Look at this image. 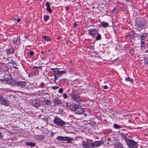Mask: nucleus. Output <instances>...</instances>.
Segmentation results:
<instances>
[{
  "label": "nucleus",
  "mask_w": 148,
  "mask_h": 148,
  "mask_svg": "<svg viewBox=\"0 0 148 148\" xmlns=\"http://www.w3.org/2000/svg\"><path fill=\"white\" fill-rule=\"evenodd\" d=\"M53 101L54 102V105L55 106H58L61 103V101L58 99H55L53 100Z\"/></svg>",
  "instance_id": "nucleus-16"
},
{
  "label": "nucleus",
  "mask_w": 148,
  "mask_h": 148,
  "mask_svg": "<svg viewBox=\"0 0 148 148\" xmlns=\"http://www.w3.org/2000/svg\"><path fill=\"white\" fill-rule=\"evenodd\" d=\"M45 94H46V95H48L49 94H48V93H45Z\"/></svg>",
  "instance_id": "nucleus-52"
},
{
  "label": "nucleus",
  "mask_w": 148,
  "mask_h": 148,
  "mask_svg": "<svg viewBox=\"0 0 148 148\" xmlns=\"http://www.w3.org/2000/svg\"><path fill=\"white\" fill-rule=\"evenodd\" d=\"M41 53H42V54H43V53H44V52H43V51H42Z\"/></svg>",
  "instance_id": "nucleus-49"
},
{
  "label": "nucleus",
  "mask_w": 148,
  "mask_h": 148,
  "mask_svg": "<svg viewBox=\"0 0 148 148\" xmlns=\"http://www.w3.org/2000/svg\"><path fill=\"white\" fill-rule=\"evenodd\" d=\"M6 51L8 54H13L14 51V50L13 47H10L6 49Z\"/></svg>",
  "instance_id": "nucleus-14"
},
{
  "label": "nucleus",
  "mask_w": 148,
  "mask_h": 148,
  "mask_svg": "<svg viewBox=\"0 0 148 148\" xmlns=\"http://www.w3.org/2000/svg\"><path fill=\"white\" fill-rule=\"evenodd\" d=\"M52 70L54 73V76L55 80L57 79L59 77L61 76L62 74L65 73L66 72L65 71L60 70V69L56 68H52Z\"/></svg>",
  "instance_id": "nucleus-3"
},
{
  "label": "nucleus",
  "mask_w": 148,
  "mask_h": 148,
  "mask_svg": "<svg viewBox=\"0 0 148 148\" xmlns=\"http://www.w3.org/2000/svg\"><path fill=\"white\" fill-rule=\"evenodd\" d=\"M54 123L58 126L63 127L65 125L66 122L58 117H54L53 120Z\"/></svg>",
  "instance_id": "nucleus-4"
},
{
  "label": "nucleus",
  "mask_w": 148,
  "mask_h": 148,
  "mask_svg": "<svg viewBox=\"0 0 148 148\" xmlns=\"http://www.w3.org/2000/svg\"><path fill=\"white\" fill-rule=\"evenodd\" d=\"M125 0L127 1H129L130 0Z\"/></svg>",
  "instance_id": "nucleus-51"
},
{
  "label": "nucleus",
  "mask_w": 148,
  "mask_h": 148,
  "mask_svg": "<svg viewBox=\"0 0 148 148\" xmlns=\"http://www.w3.org/2000/svg\"><path fill=\"white\" fill-rule=\"evenodd\" d=\"M51 135L52 136H53V135H54V133H51Z\"/></svg>",
  "instance_id": "nucleus-47"
},
{
  "label": "nucleus",
  "mask_w": 148,
  "mask_h": 148,
  "mask_svg": "<svg viewBox=\"0 0 148 148\" xmlns=\"http://www.w3.org/2000/svg\"><path fill=\"white\" fill-rule=\"evenodd\" d=\"M82 145L83 148H92V143H88L85 141H83Z\"/></svg>",
  "instance_id": "nucleus-9"
},
{
  "label": "nucleus",
  "mask_w": 148,
  "mask_h": 148,
  "mask_svg": "<svg viewBox=\"0 0 148 148\" xmlns=\"http://www.w3.org/2000/svg\"><path fill=\"white\" fill-rule=\"evenodd\" d=\"M101 25L104 27H107L108 26V23L105 22H102L101 23Z\"/></svg>",
  "instance_id": "nucleus-25"
},
{
  "label": "nucleus",
  "mask_w": 148,
  "mask_h": 148,
  "mask_svg": "<svg viewBox=\"0 0 148 148\" xmlns=\"http://www.w3.org/2000/svg\"><path fill=\"white\" fill-rule=\"evenodd\" d=\"M45 137V135H38L36 136V138L37 140H41L44 139Z\"/></svg>",
  "instance_id": "nucleus-17"
},
{
  "label": "nucleus",
  "mask_w": 148,
  "mask_h": 148,
  "mask_svg": "<svg viewBox=\"0 0 148 148\" xmlns=\"http://www.w3.org/2000/svg\"><path fill=\"white\" fill-rule=\"evenodd\" d=\"M103 88L104 89H107L108 88V87L107 86L105 85L103 86Z\"/></svg>",
  "instance_id": "nucleus-41"
},
{
  "label": "nucleus",
  "mask_w": 148,
  "mask_h": 148,
  "mask_svg": "<svg viewBox=\"0 0 148 148\" xmlns=\"http://www.w3.org/2000/svg\"><path fill=\"white\" fill-rule=\"evenodd\" d=\"M129 147V148H137L138 144L136 142L132 139H130L126 143Z\"/></svg>",
  "instance_id": "nucleus-6"
},
{
  "label": "nucleus",
  "mask_w": 148,
  "mask_h": 148,
  "mask_svg": "<svg viewBox=\"0 0 148 148\" xmlns=\"http://www.w3.org/2000/svg\"><path fill=\"white\" fill-rule=\"evenodd\" d=\"M66 105L69 109L75 111L77 114H80L83 112V110L81 108V106L79 105L67 103H66Z\"/></svg>",
  "instance_id": "nucleus-2"
},
{
  "label": "nucleus",
  "mask_w": 148,
  "mask_h": 148,
  "mask_svg": "<svg viewBox=\"0 0 148 148\" xmlns=\"http://www.w3.org/2000/svg\"><path fill=\"white\" fill-rule=\"evenodd\" d=\"M16 84L21 88H24L26 85V82L25 81H18L16 82Z\"/></svg>",
  "instance_id": "nucleus-12"
},
{
  "label": "nucleus",
  "mask_w": 148,
  "mask_h": 148,
  "mask_svg": "<svg viewBox=\"0 0 148 148\" xmlns=\"http://www.w3.org/2000/svg\"><path fill=\"white\" fill-rule=\"evenodd\" d=\"M63 97H64V99H66L67 98V97H68V96H67V95L66 94H65V93H64L63 94Z\"/></svg>",
  "instance_id": "nucleus-34"
},
{
  "label": "nucleus",
  "mask_w": 148,
  "mask_h": 148,
  "mask_svg": "<svg viewBox=\"0 0 148 148\" xmlns=\"http://www.w3.org/2000/svg\"><path fill=\"white\" fill-rule=\"evenodd\" d=\"M93 8H94V7H93Z\"/></svg>",
  "instance_id": "nucleus-56"
},
{
  "label": "nucleus",
  "mask_w": 148,
  "mask_h": 148,
  "mask_svg": "<svg viewBox=\"0 0 148 148\" xmlns=\"http://www.w3.org/2000/svg\"><path fill=\"white\" fill-rule=\"evenodd\" d=\"M58 39H60V37H58Z\"/></svg>",
  "instance_id": "nucleus-48"
},
{
  "label": "nucleus",
  "mask_w": 148,
  "mask_h": 148,
  "mask_svg": "<svg viewBox=\"0 0 148 148\" xmlns=\"http://www.w3.org/2000/svg\"><path fill=\"white\" fill-rule=\"evenodd\" d=\"M77 26V24L76 22H75L74 23L73 26V28H75Z\"/></svg>",
  "instance_id": "nucleus-40"
},
{
  "label": "nucleus",
  "mask_w": 148,
  "mask_h": 148,
  "mask_svg": "<svg viewBox=\"0 0 148 148\" xmlns=\"http://www.w3.org/2000/svg\"><path fill=\"white\" fill-rule=\"evenodd\" d=\"M10 63L12 65V67L13 68L16 69H18V63L13 61L10 62Z\"/></svg>",
  "instance_id": "nucleus-15"
},
{
  "label": "nucleus",
  "mask_w": 148,
  "mask_h": 148,
  "mask_svg": "<svg viewBox=\"0 0 148 148\" xmlns=\"http://www.w3.org/2000/svg\"><path fill=\"white\" fill-rule=\"evenodd\" d=\"M65 8L66 9V11H68L69 10V8L68 7H65Z\"/></svg>",
  "instance_id": "nucleus-42"
},
{
  "label": "nucleus",
  "mask_w": 148,
  "mask_h": 148,
  "mask_svg": "<svg viewBox=\"0 0 148 148\" xmlns=\"http://www.w3.org/2000/svg\"><path fill=\"white\" fill-rule=\"evenodd\" d=\"M26 144L27 145L33 147L35 145V143L33 142H27Z\"/></svg>",
  "instance_id": "nucleus-23"
},
{
  "label": "nucleus",
  "mask_w": 148,
  "mask_h": 148,
  "mask_svg": "<svg viewBox=\"0 0 148 148\" xmlns=\"http://www.w3.org/2000/svg\"><path fill=\"white\" fill-rule=\"evenodd\" d=\"M42 38L44 39L47 41H50L51 40V38L47 36H43Z\"/></svg>",
  "instance_id": "nucleus-22"
},
{
  "label": "nucleus",
  "mask_w": 148,
  "mask_h": 148,
  "mask_svg": "<svg viewBox=\"0 0 148 148\" xmlns=\"http://www.w3.org/2000/svg\"><path fill=\"white\" fill-rule=\"evenodd\" d=\"M148 59V58H147ZM145 63L147 65V66H148V60H147L145 62Z\"/></svg>",
  "instance_id": "nucleus-45"
},
{
  "label": "nucleus",
  "mask_w": 148,
  "mask_h": 148,
  "mask_svg": "<svg viewBox=\"0 0 148 148\" xmlns=\"http://www.w3.org/2000/svg\"><path fill=\"white\" fill-rule=\"evenodd\" d=\"M32 105L34 107H38L40 106V104L39 100L35 99L32 102Z\"/></svg>",
  "instance_id": "nucleus-13"
},
{
  "label": "nucleus",
  "mask_w": 148,
  "mask_h": 148,
  "mask_svg": "<svg viewBox=\"0 0 148 148\" xmlns=\"http://www.w3.org/2000/svg\"><path fill=\"white\" fill-rule=\"evenodd\" d=\"M16 20L18 22H19L21 21V19L20 18H19Z\"/></svg>",
  "instance_id": "nucleus-43"
},
{
  "label": "nucleus",
  "mask_w": 148,
  "mask_h": 148,
  "mask_svg": "<svg viewBox=\"0 0 148 148\" xmlns=\"http://www.w3.org/2000/svg\"><path fill=\"white\" fill-rule=\"evenodd\" d=\"M145 47V42L142 41L141 42V47L142 49H143V48H144Z\"/></svg>",
  "instance_id": "nucleus-30"
},
{
  "label": "nucleus",
  "mask_w": 148,
  "mask_h": 148,
  "mask_svg": "<svg viewBox=\"0 0 148 148\" xmlns=\"http://www.w3.org/2000/svg\"><path fill=\"white\" fill-rule=\"evenodd\" d=\"M56 139L61 141H67V143H71L73 140L71 138L62 136H58L57 137Z\"/></svg>",
  "instance_id": "nucleus-5"
},
{
  "label": "nucleus",
  "mask_w": 148,
  "mask_h": 148,
  "mask_svg": "<svg viewBox=\"0 0 148 148\" xmlns=\"http://www.w3.org/2000/svg\"><path fill=\"white\" fill-rule=\"evenodd\" d=\"M59 87L58 86H53L52 89L54 90L57 89Z\"/></svg>",
  "instance_id": "nucleus-38"
},
{
  "label": "nucleus",
  "mask_w": 148,
  "mask_h": 148,
  "mask_svg": "<svg viewBox=\"0 0 148 148\" xmlns=\"http://www.w3.org/2000/svg\"><path fill=\"white\" fill-rule=\"evenodd\" d=\"M10 102L7 99L5 98L2 96L0 95V104L5 106H9L10 105Z\"/></svg>",
  "instance_id": "nucleus-7"
},
{
  "label": "nucleus",
  "mask_w": 148,
  "mask_h": 148,
  "mask_svg": "<svg viewBox=\"0 0 148 148\" xmlns=\"http://www.w3.org/2000/svg\"><path fill=\"white\" fill-rule=\"evenodd\" d=\"M49 16L48 15H45L44 17V20L45 21H47L49 19Z\"/></svg>",
  "instance_id": "nucleus-28"
},
{
  "label": "nucleus",
  "mask_w": 148,
  "mask_h": 148,
  "mask_svg": "<svg viewBox=\"0 0 148 148\" xmlns=\"http://www.w3.org/2000/svg\"><path fill=\"white\" fill-rule=\"evenodd\" d=\"M63 89L62 88H60L58 91L60 93H62L63 92Z\"/></svg>",
  "instance_id": "nucleus-36"
},
{
  "label": "nucleus",
  "mask_w": 148,
  "mask_h": 148,
  "mask_svg": "<svg viewBox=\"0 0 148 148\" xmlns=\"http://www.w3.org/2000/svg\"><path fill=\"white\" fill-rule=\"evenodd\" d=\"M1 81L3 82L4 83H7L8 84V82L10 81V78L8 77L6 78H4L3 79H0Z\"/></svg>",
  "instance_id": "nucleus-19"
},
{
  "label": "nucleus",
  "mask_w": 148,
  "mask_h": 148,
  "mask_svg": "<svg viewBox=\"0 0 148 148\" xmlns=\"http://www.w3.org/2000/svg\"><path fill=\"white\" fill-rule=\"evenodd\" d=\"M147 23L146 21L143 18H138L135 21V28L137 30H140L145 26Z\"/></svg>",
  "instance_id": "nucleus-1"
},
{
  "label": "nucleus",
  "mask_w": 148,
  "mask_h": 148,
  "mask_svg": "<svg viewBox=\"0 0 148 148\" xmlns=\"http://www.w3.org/2000/svg\"><path fill=\"white\" fill-rule=\"evenodd\" d=\"M29 54L31 56H33L34 54V52L32 51H31L29 52Z\"/></svg>",
  "instance_id": "nucleus-37"
},
{
  "label": "nucleus",
  "mask_w": 148,
  "mask_h": 148,
  "mask_svg": "<svg viewBox=\"0 0 148 148\" xmlns=\"http://www.w3.org/2000/svg\"><path fill=\"white\" fill-rule=\"evenodd\" d=\"M145 51L146 52H147L148 51L147 50Z\"/></svg>",
  "instance_id": "nucleus-50"
},
{
  "label": "nucleus",
  "mask_w": 148,
  "mask_h": 148,
  "mask_svg": "<svg viewBox=\"0 0 148 148\" xmlns=\"http://www.w3.org/2000/svg\"><path fill=\"white\" fill-rule=\"evenodd\" d=\"M50 103V101L48 99L45 100L42 102V104L45 106L49 105Z\"/></svg>",
  "instance_id": "nucleus-18"
},
{
  "label": "nucleus",
  "mask_w": 148,
  "mask_h": 148,
  "mask_svg": "<svg viewBox=\"0 0 148 148\" xmlns=\"http://www.w3.org/2000/svg\"><path fill=\"white\" fill-rule=\"evenodd\" d=\"M2 137V135L1 132H0V138H1Z\"/></svg>",
  "instance_id": "nucleus-46"
},
{
  "label": "nucleus",
  "mask_w": 148,
  "mask_h": 148,
  "mask_svg": "<svg viewBox=\"0 0 148 148\" xmlns=\"http://www.w3.org/2000/svg\"><path fill=\"white\" fill-rule=\"evenodd\" d=\"M18 40V37L17 36H15L14 37V39L13 40V41L14 43L15 44H16Z\"/></svg>",
  "instance_id": "nucleus-26"
},
{
  "label": "nucleus",
  "mask_w": 148,
  "mask_h": 148,
  "mask_svg": "<svg viewBox=\"0 0 148 148\" xmlns=\"http://www.w3.org/2000/svg\"><path fill=\"white\" fill-rule=\"evenodd\" d=\"M125 80L126 81H129L130 82H131V81H132V80H131V79L129 77L125 78Z\"/></svg>",
  "instance_id": "nucleus-33"
},
{
  "label": "nucleus",
  "mask_w": 148,
  "mask_h": 148,
  "mask_svg": "<svg viewBox=\"0 0 148 148\" xmlns=\"http://www.w3.org/2000/svg\"><path fill=\"white\" fill-rule=\"evenodd\" d=\"M147 34L146 33H144L142 34L141 36L145 38L147 36Z\"/></svg>",
  "instance_id": "nucleus-32"
},
{
  "label": "nucleus",
  "mask_w": 148,
  "mask_h": 148,
  "mask_svg": "<svg viewBox=\"0 0 148 148\" xmlns=\"http://www.w3.org/2000/svg\"><path fill=\"white\" fill-rule=\"evenodd\" d=\"M35 68H38L39 69H40V70H42L41 69V66H35L33 67V69H35Z\"/></svg>",
  "instance_id": "nucleus-35"
},
{
  "label": "nucleus",
  "mask_w": 148,
  "mask_h": 148,
  "mask_svg": "<svg viewBox=\"0 0 148 148\" xmlns=\"http://www.w3.org/2000/svg\"><path fill=\"white\" fill-rule=\"evenodd\" d=\"M118 148H123L122 145L121 143H119L117 145Z\"/></svg>",
  "instance_id": "nucleus-31"
},
{
  "label": "nucleus",
  "mask_w": 148,
  "mask_h": 148,
  "mask_svg": "<svg viewBox=\"0 0 148 148\" xmlns=\"http://www.w3.org/2000/svg\"><path fill=\"white\" fill-rule=\"evenodd\" d=\"M46 6H47V10L50 13L52 12L50 8V5L49 3L48 2H47L46 3Z\"/></svg>",
  "instance_id": "nucleus-20"
},
{
  "label": "nucleus",
  "mask_w": 148,
  "mask_h": 148,
  "mask_svg": "<svg viewBox=\"0 0 148 148\" xmlns=\"http://www.w3.org/2000/svg\"><path fill=\"white\" fill-rule=\"evenodd\" d=\"M88 32L89 35L94 37L98 33L97 30L95 29H91L88 30Z\"/></svg>",
  "instance_id": "nucleus-10"
},
{
  "label": "nucleus",
  "mask_w": 148,
  "mask_h": 148,
  "mask_svg": "<svg viewBox=\"0 0 148 148\" xmlns=\"http://www.w3.org/2000/svg\"><path fill=\"white\" fill-rule=\"evenodd\" d=\"M8 84L10 85L11 86L12 85H14L16 84V81L14 80H11L9 81L8 82Z\"/></svg>",
  "instance_id": "nucleus-21"
},
{
  "label": "nucleus",
  "mask_w": 148,
  "mask_h": 148,
  "mask_svg": "<svg viewBox=\"0 0 148 148\" xmlns=\"http://www.w3.org/2000/svg\"><path fill=\"white\" fill-rule=\"evenodd\" d=\"M101 35L100 34H98L96 37V40H98L101 39Z\"/></svg>",
  "instance_id": "nucleus-27"
},
{
  "label": "nucleus",
  "mask_w": 148,
  "mask_h": 148,
  "mask_svg": "<svg viewBox=\"0 0 148 148\" xmlns=\"http://www.w3.org/2000/svg\"><path fill=\"white\" fill-rule=\"evenodd\" d=\"M92 147H95L100 146L101 145L103 144L102 141L100 140L98 141H95L93 143H92Z\"/></svg>",
  "instance_id": "nucleus-11"
},
{
  "label": "nucleus",
  "mask_w": 148,
  "mask_h": 148,
  "mask_svg": "<svg viewBox=\"0 0 148 148\" xmlns=\"http://www.w3.org/2000/svg\"><path fill=\"white\" fill-rule=\"evenodd\" d=\"M141 37V42H142V41L145 42L144 41L145 39V38L142 36Z\"/></svg>",
  "instance_id": "nucleus-39"
},
{
  "label": "nucleus",
  "mask_w": 148,
  "mask_h": 148,
  "mask_svg": "<svg viewBox=\"0 0 148 148\" xmlns=\"http://www.w3.org/2000/svg\"><path fill=\"white\" fill-rule=\"evenodd\" d=\"M37 128L38 129V127H37Z\"/></svg>",
  "instance_id": "nucleus-54"
},
{
  "label": "nucleus",
  "mask_w": 148,
  "mask_h": 148,
  "mask_svg": "<svg viewBox=\"0 0 148 148\" xmlns=\"http://www.w3.org/2000/svg\"><path fill=\"white\" fill-rule=\"evenodd\" d=\"M40 85L42 86L44 85V83L43 82L41 83Z\"/></svg>",
  "instance_id": "nucleus-44"
},
{
  "label": "nucleus",
  "mask_w": 148,
  "mask_h": 148,
  "mask_svg": "<svg viewBox=\"0 0 148 148\" xmlns=\"http://www.w3.org/2000/svg\"><path fill=\"white\" fill-rule=\"evenodd\" d=\"M114 127L115 129H120L121 127L117 124L115 123L114 125Z\"/></svg>",
  "instance_id": "nucleus-29"
},
{
  "label": "nucleus",
  "mask_w": 148,
  "mask_h": 148,
  "mask_svg": "<svg viewBox=\"0 0 148 148\" xmlns=\"http://www.w3.org/2000/svg\"><path fill=\"white\" fill-rule=\"evenodd\" d=\"M25 38H27V37H25Z\"/></svg>",
  "instance_id": "nucleus-55"
},
{
  "label": "nucleus",
  "mask_w": 148,
  "mask_h": 148,
  "mask_svg": "<svg viewBox=\"0 0 148 148\" xmlns=\"http://www.w3.org/2000/svg\"><path fill=\"white\" fill-rule=\"evenodd\" d=\"M122 138L126 142V143H127V141L130 140V139H127V137L124 136V134H123L122 136Z\"/></svg>",
  "instance_id": "nucleus-24"
},
{
  "label": "nucleus",
  "mask_w": 148,
  "mask_h": 148,
  "mask_svg": "<svg viewBox=\"0 0 148 148\" xmlns=\"http://www.w3.org/2000/svg\"><path fill=\"white\" fill-rule=\"evenodd\" d=\"M14 19L15 20H16V19L15 18H14Z\"/></svg>",
  "instance_id": "nucleus-53"
},
{
  "label": "nucleus",
  "mask_w": 148,
  "mask_h": 148,
  "mask_svg": "<svg viewBox=\"0 0 148 148\" xmlns=\"http://www.w3.org/2000/svg\"><path fill=\"white\" fill-rule=\"evenodd\" d=\"M72 99L73 100L78 102L81 101V99L80 98V96L79 93L75 94H72L71 95Z\"/></svg>",
  "instance_id": "nucleus-8"
}]
</instances>
